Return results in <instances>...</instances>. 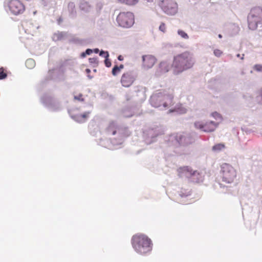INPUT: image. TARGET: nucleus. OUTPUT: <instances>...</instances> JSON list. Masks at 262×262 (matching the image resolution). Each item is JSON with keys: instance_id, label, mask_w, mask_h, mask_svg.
Returning <instances> with one entry per match:
<instances>
[{"instance_id": "obj_1", "label": "nucleus", "mask_w": 262, "mask_h": 262, "mask_svg": "<svg viewBox=\"0 0 262 262\" xmlns=\"http://www.w3.org/2000/svg\"><path fill=\"white\" fill-rule=\"evenodd\" d=\"M194 64L192 55L188 52H185L174 56L171 67L176 73H179L191 68Z\"/></svg>"}, {"instance_id": "obj_2", "label": "nucleus", "mask_w": 262, "mask_h": 262, "mask_svg": "<svg viewBox=\"0 0 262 262\" xmlns=\"http://www.w3.org/2000/svg\"><path fill=\"white\" fill-rule=\"evenodd\" d=\"M132 245L135 250L141 254H145L152 250L151 241L145 234L134 235L132 238Z\"/></svg>"}, {"instance_id": "obj_3", "label": "nucleus", "mask_w": 262, "mask_h": 262, "mask_svg": "<svg viewBox=\"0 0 262 262\" xmlns=\"http://www.w3.org/2000/svg\"><path fill=\"white\" fill-rule=\"evenodd\" d=\"M151 105L155 107L166 109L173 104V97L163 93L152 95L150 98Z\"/></svg>"}, {"instance_id": "obj_4", "label": "nucleus", "mask_w": 262, "mask_h": 262, "mask_svg": "<svg viewBox=\"0 0 262 262\" xmlns=\"http://www.w3.org/2000/svg\"><path fill=\"white\" fill-rule=\"evenodd\" d=\"M221 168L220 174L222 181L228 184L233 182L237 175L235 168L227 163H223Z\"/></svg>"}, {"instance_id": "obj_5", "label": "nucleus", "mask_w": 262, "mask_h": 262, "mask_svg": "<svg viewBox=\"0 0 262 262\" xmlns=\"http://www.w3.org/2000/svg\"><path fill=\"white\" fill-rule=\"evenodd\" d=\"M248 21L250 29H256L258 24L262 23V9L260 7L252 9L248 16Z\"/></svg>"}, {"instance_id": "obj_6", "label": "nucleus", "mask_w": 262, "mask_h": 262, "mask_svg": "<svg viewBox=\"0 0 262 262\" xmlns=\"http://www.w3.org/2000/svg\"><path fill=\"white\" fill-rule=\"evenodd\" d=\"M119 26L123 28H129L134 24V15L130 12H121L116 18Z\"/></svg>"}, {"instance_id": "obj_7", "label": "nucleus", "mask_w": 262, "mask_h": 262, "mask_svg": "<svg viewBox=\"0 0 262 262\" xmlns=\"http://www.w3.org/2000/svg\"><path fill=\"white\" fill-rule=\"evenodd\" d=\"M219 123L213 121H207L205 123L198 121L194 123L195 128L204 132H212L215 130L218 126Z\"/></svg>"}, {"instance_id": "obj_8", "label": "nucleus", "mask_w": 262, "mask_h": 262, "mask_svg": "<svg viewBox=\"0 0 262 262\" xmlns=\"http://www.w3.org/2000/svg\"><path fill=\"white\" fill-rule=\"evenodd\" d=\"M8 7L11 12L16 15L23 13L25 10L24 4L18 0H11Z\"/></svg>"}, {"instance_id": "obj_9", "label": "nucleus", "mask_w": 262, "mask_h": 262, "mask_svg": "<svg viewBox=\"0 0 262 262\" xmlns=\"http://www.w3.org/2000/svg\"><path fill=\"white\" fill-rule=\"evenodd\" d=\"M161 7L163 10L169 15H173L177 12V4L172 0H163Z\"/></svg>"}, {"instance_id": "obj_10", "label": "nucleus", "mask_w": 262, "mask_h": 262, "mask_svg": "<svg viewBox=\"0 0 262 262\" xmlns=\"http://www.w3.org/2000/svg\"><path fill=\"white\" fill-rule=\"evenodd\" d=\"M178 175L181 178H191L195 176L200 175L199 172L196 170H193L189 166H184L178 169Z\"/></svg>"}, {"instance_id": "obj_11", "label": "nucleus", "mask_w": 262, "mask_h": 262, "mask_svg": "<svg viewBox=\"0 0 262 262\" xmlns=\"http://www.w3.org/2000/svg\"><path fill=\"white\" fill-rule=\"evenodd\" d=\"M136 76L132 71L124 73L121 78V83L124 87H129L132 85L136 80Z\"/></svg>"}, {"instance_id": "obj_12", "label": "nucleus", "mask_w": 262, "mask_h": 262, "mask_svg": "<svg viewBox=\"0 0 262 262\" xmlns=\"http://www.w3.org/2000/svg\"><path fill=\"white\" fill-rule=\"evenodd\" d=\"M143 66L144 68L149 69L155 64L156 59L152 55L143 56Z\"/></svg>"}, {"instance_id": "obj_13", "label": "nucleus", "mask_w": 262, "mask_h": 262, "mask_svg": "<svg viewBox=\"0 0 262 262\" xmlns=\"http://www.w3.org/2000/svg\"><path fill=\"white\" fill-rule=\"evenodd\" d=\"M169 70V64L167 61H162L159 65L157 70V74L159 75L167 72Z\"/></svg>"}, {"instance_id": "obj_14", "label": "nucleus", "mask_w": 262, "mask_h": 262, "mask_svg": "<svg viewBox=\"0 0 262 262\" xmlns=\"http://www.w3.org/2000/svg\"><path fill=\"white\" fill-rule=\"evenodd\" d=\"M118 128V126L116 123L115 121H112L109 123V124L106 128V130L108 133L112 135H115L117 133V130Z\"/></svg>"}, {"instance_id": "obj_15", "label": "nucleus", "mask_w": 262, "mask_h": 262, "mask_svg": "<svg viewBox=\"0 0 262 262\" xmlns=\"http://www.w3.org/2000/svg\"><path fill=\"white\" fill-rule=\"evenodd\" d=\"M187 108L185 107H184L183 105V104H177L173 110H170L169 111V112H177L179 114H183L186 113L187 112Z\"/></svg>"}, {"instance_id": "obj_16", "label": "nucleus", "mask_w": 262, "mask_h": 262, "mask_svg": "<svg viewBox=\"0 0 262 262\" xmlns=\"http://www.w3.org/2000/svg\"><path fill=\"white\" fill-rule=\"evenodd\" d=\"M90 114V113L88 112H85L82 114L77 115L75 117V120L77 122H80V123L83 122L85 121V120L89 117Z\"/></svg>"}, {"instance_id": "obj_17", "label": "nucleus", "mask_w": 262, "mask_h": 262, "mask_svg": "<svg viewBox=\"0 0 262 262\" xmlns=\"http://www.w3.org/2000/svg\"><path fill=\"white\" fill-rule=\"evenodd\" d=\"M117 1L119 3L126 5L134 6L138 3L139 0H117Z\"/></svg>"}, {"instance_id": "obj_18", "label": "nucleus", "mask_w": 262, "mask_h": 262, "mask_svg": "<svg viewBox=\"0 0 262 262\" xmlns=\"http://www.w3.org/2000/svg\"><path fill=\"white\" fill-rule=\"evenodd\" d=\"M225 148V145L224 143H218L214 145L212 147V149L214 151H220Z\"/></svg>"}, {"instance_id": "obj_19", "label": "nucleus", "mask_w": 262, "mask_h": 262, "mask_svg": "<svg viewBox=\"0 0 262 262\" xmlns=\"http://www.w3.org/2000/svg\"><path fill=\"white\" fill-rule=\"evenodd\" d=\"M124 68V66L123 64H120L119 66H115L112 69V74L114 76L117 75L119 74L121 70L123 69Z\"/></svg>"}, {"instance_id": "obj_20", "label": "nucleus", "mask_w": 262, "mask_h": 262, "mask_svg": "<svg viewBox=\"0 0 262 262\" xmlns=\"http://www.w3.org/2000/svg\"><path fill=\"white\" fill-rule=\"evenodd\" d=\"M26 66L29 69L33 68L35 64V61L32 59H28L26 61Z\"/></svg>"}, {"instance_id": "obj_21", "label": "nucleus", "mask_w": 262, "mask_h": 262, "mask_svg": "<svg viewBox=\"0 0 262 262\" xmlns=\"http://www.w3.org/2000/svg\"><path fill=\"white\" fill-rule=\"evenodd\" d=\"M89 60L90 64H91L94 67H96L98 65V60L96 57L90 58Z\"/></svg>"}, {"instance_id": "obj_22", "label": "nucleus", "mask_w": 262, "mask_h": 262, "mask_svg": "<svg viewBox=\"0 0 262 262\" xmlns=\"http://www.w3.org/2000/svg\"><path fill=\"white\" fill-rule=\"evenodd\" d=\"M178 33L179 35H180L182 38L184 39H188L189 36L186 33H185L184 31L179 30L178 31Z\"/></svg>"}, {"instance_id": "obj_23", "label": "nucleus", "mask_w": 262, "mask_h": 262, "mask_svg": "<svg viewBox=\"0 0 262 262\" xmlns=\"http://www.w3.org/2000/svg\"><path fill=\"white\" fill-rule=\"evenodd\" d=\"M7 75L6 73L5 72L4 69L3 68H0V79H3L7 77Z\"/></svg>"}, {"instance_id": "obj_24", "label": "nucleus", "mask_w": 262, "mask_h": 262, "mask_svg": "<svg viewBox=\"0 0 262 262\" xmlns=\"http://www.w3.org/2000/svg\"><path fill=\"white\" fill-rule=\"evenodd\" d=\"M211 116L215 118L216 119H219L220 120H222V116L217 112H214L211 114Z\"/></svg>"}, {"instance_id": "obj_25", "label": "nucleus", "mask_w": 262, "mask_h": 262, "mask_svg": "<svg viewBox=\"0 0 262 262\" xmlns=\"http://www.w3.org/2000/svg\"><path fill=\"white\" fill-rule=\"evenodd\" d=\"M159 30L163 33L166 32V27L165 23H162L161 24V25L159 26Z\"/></svg>"}, {"instance_id": "obj_26", "label": "nucleus", "mask_w": 262, "mask_h": 262, "mask_svg": "<svg viewBox=\"0 0 262 262\" xmlns=\"http://www.w3.org/2000/svg\"><path fill=\"white\" fill-rule=\"evenodd\" d=\"M100 56L104 57L105 58H108L109 56V54L107 51H101L99 53Z\"/></svg>"}, {"instance_id": "obj_27", "label": "nucleus", "mask_w": 262, "mask_h": 262, "mask_svg": "<svg viewBox=\"0 0 262 262\" xmlns=\"http://www.w3.org/2000/svg\"><path fill=\"white\" fill-rule=\"evenodd\" d=\"M74 99L80 101H83L84 100L83 95L81 94H79L78 95L74 96Z\"/></svg>"}, {"instance_id": "obj_28", "label": "nucleus", "mask_w": 262, "mask_h": 262, "mask_svg": "<svg viewBox=\"0 0 262 262\" xmlns=\"http://www.w3.org/2000/svg\"><path fill=\"white\" fill-rule=\"evenodd\" d=\"M223 52L221 50L219 49H215L214 51V54L217 57H220L222 55Z\"/></svg>"}, {"instance_id": "obj_29", "label": "nucleus", "mask_w": 262, "mask_h": 262, "mask_svg": "<svg viewBox=\"0 0 262 262\" xmlns=\"http://www.w3.org/2000/svg\"><path fill=\"white\" fill-rule=\"evenodd\" d=\"M254 69L257 71L262 72V65L256 64L254 67Z\"/></svg>"}, {"instance_id": "obj_30", "label": "nucleus", "mask_w": 262, "mask_h": 262, "mask_svg": "<svg viewBox=\"0 0 262 262\" xmlns=\"http://www.w3.org/2000/svg\"><path fill=\"white\" fill-rule=\"evenodd\" d=\"M104 62H105V64L106 67H110L111 66V64H112L111 61L110 60H109L108 59V58H105Z\"/></svg>"}, {"instance_id": "obj_31", "label": "nucleus", "mask_w": 262, "mask_h": 262, "mask_svg": "<svg viewBox=\"0 0 262 262\" xmlns=\"http://www.w3.org/2000/svg\"><path fill=\"white\" fill-rule=\"evenodd\" d=\"M85 53L86 55H90L91 54V53H92L93 52V50H91V49H87L86 51H85Z\"/></svg>"}, {"instance_id": "obj_32", "label": "nucleus", "mask_w": 262, "mask_h": 262, "mask_svg": "<svg viewBox=\"0 0 262 262\" xmlns=\"http://www.w3.org/2000/svg\"><path fill=\"white\" fill-rule=\"evenodd\" d=\"M177 137L179 138L180 141L179 142L181 141L182 140V139L183 138V136L180 135L179 136H177Z\"/></svg>"}, {"instance_id": "obj_33", "label": "nucleus", "mask_w": 262, "mask_h": 262, "mask_svg": "<svg viewBox=\"0 0 262 262\" xmlns=\"http://www.w3.org/2000/svg\"><path fill=\"white\" fill-rule=\"evenodd\" d=\"M86 55V54L85 52H83V53L81 54V56L82 57H85Z\"/></svg>"}, {"instance_id": "obj_34", "label": "nucleus", "mask_w": 262, "mask_h": 262, "mask_svg": "<svg viewBox=\"0 0 262 262\" xmlns=\"http://www.w3.org/2000/svg\"><path fill=\"white\" fill-rule=\"evenodd\" d=\"M118 60H123V57L121 55H119L118 57Z\"/></svg>"}, {"instance_id": "obj_35", "label": "nucleus", "mask_w": 262, "mask_h": 262, "mask_svg": "<svg viewBox=\"0 0 262 262\" xmlns=\"http://www.w3.org/2000/svg\"><path fill=\"white\" fill-rule=\"evenodd\" d=\"M99 50L98 49H95L94 50V52L95 53H98L99 52Z\"/></svg>"}, {"instance_id": "obj_36", "label": "nucleus", "mask_w": 262, "mask_h": 262, "mask_svg": "<svg viewBox=\"0 0 262 262\" xmlns=\"http://www.w3.org/2000/svg\"><path fill=\"white\" fill-rule=\"evenodd\" d=\"M90 70L89 69H86V72L87 73H89L90 72Z\"/></svg>"}, {"instance_id": "obj_37", "label": "nucleus", "mask_w": 262, "mask_h": 262, "mask_svg": "<svg viewBox=\"0 0 262 262\" xmlns=\"http://www.w3.org/2000/svg\"><path fill=\"white\" fill-rule=\"evenodd\" d=\"M219 37L221 38L222 37V35L221 34L219 35Z\"/></svg>"}, {"instance_id": "obj_38", "label": "nucleus", "mask_w": 262, "mask_h": 262, "mask_svg": "<svg viewBox=\"0 0 262 262\" xmlns=\"http://www.w3.org/2000/svg\"><path fill=\"white\" fill-rule=\"evenodd\" d=\"M244 54H242V56L241 57L242 59H244Z\"/></svg>"}, {"instance_id": "obj_39", "label": "nucleus", "mask_w": 262, "mask_h": 262, "mask_svg": "<svg viewBox=\"0 0 262 262\" xmlns=\"http://www.w3.org/2000/svg\"><path fill=\"white\" fill-rule=\"evenodd\" d=\"M237 57H241L240 54H238L237 55Z\"/></svg>"}, {"instance_id": "obj_40", "label": "nucleus", "mask_w": 262, "mask_h": 262, "mask_svg": "<svg viewBox=\"0 0 262 262\" xmlns=\"http://www.w3.org/2000/svg\"><path fill=\"white\" fill-rule=\"evenodd\" d=\"M260 94H261V98H262V90L260 92Z\"/></svg>"}]
</instances>
